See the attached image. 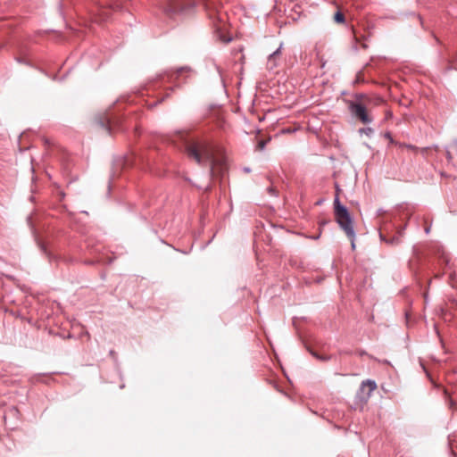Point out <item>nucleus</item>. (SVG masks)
I'll list each match as a JSON object with an SVG mask.
<instances>
[{
	"label": "nucleus",
	"mask_w": 457,
	"mask_h": 457,
	"mask_svg": "<svg viewBox=\"0 0 457 457\" xmlns=\"http://www.w3.org/2000/svg\"><path fill=\"white\" fill-rule=\"evenodd\" d=\"M219 1L204 0V6L217 38L223 43H229L232 41V36L228 34V13L221 11Z\"/></svg>",
	"instance_id": "1"
},
{
	"label": "nucleus",
	"mask_w": 457,
	"mask_h": 457,
	"mask_svg": "<svg viewBox=\"0 0 457 457\" xmlns=\"http://www.w3.org/2000/svg\"><path fill=\"white\" fill-rule=\"evenodd\" d=\"M188 157L194 159L197 163L203 164L208 162L210 164V176H214L217 160L215 159L212 150L205 143H188L186 146Z\"/></svg>",
	"instance_id": "2"
},
{
	"label": "nucleus",
	"mask_w": 457,
	"mask_h": 457,
	"mask_svg": "<svg viewBox=\"0 0 457 457\" xmlns=\"http://www.w3.org/2000/svg\"><path fill=\"white\" fill-rule=\"evenodd\" d=\"M334 212L337 222L339 227L345 231L347 237L351 240L352 249H355V231L353 228V219L350 215L348 209L340 204L338 196L334 200Z\"/></svg>",
	"instance_id": "3"
},
{
	"label": "nucleus",
	"mask_w": 457,
	"mask_h": 457,
	"mask_svg": "<svg viewBox=\"0 0 457 457\" xmlns=\"http://www.w3.org/2000/svg\"><path fill=\"white\" fill-rule=\"evenodd\" d=\"M194 6L193 0H161L159 4L164 15L170 19L188 13Z\"/></svg>",
	"instance_id": "4"
},
{
	"label": "nucleus",
	"mask_w": 457,
	"mask_h": 457,
	"mask_svg": "<svg viewBox=\"0 0 457 457\" xmlns=\"http://www.w3.org/2000/svg\"><path fill=\"white\" fill-rule=\"evenodd\" d=\"M349 110L362 123L369 124L372 121V119L367 113L365 106L361 104L352 102L349 105Z\"/></svg>",
	"instance_id": "5"
},
{
	"label": "nucleus",
	"mask_w": 457,
	"mask_h": 457,
	"mask_svg": "<svg viewBox=\"0 0 457 457\" xmlns=\"http://www.w3.org/2000/svg\"><path fill=\"white\" fill-rule=\"evenodd\" d=\"M282 46L283 44H280L278 48L268 56L267 69L270 71H274L280 63Z\"/></svg>",
	"instance_id": "6"
},
{
	"label": "nucleus",
	"mask_w": 457,
	"mask_h": 457,
	"mask_svg": "<svg viewBox=\"0 0 457 457\" xmlns=\"http://www.w3.org/2000/svg\"><path fill=\"white\" fill-rule=\"evenodd\" d=\"M377 388V384L374 380L367 379L362 381L360 386L361 393L364 394V400H367L371 395L372 392Z\"/></svg>",
	"instance_id": "7"
},
{
	"label": "nucleus",
	"mask_w": 457,
	"mask_h": 457,
	"mask_svg": "<svg viewBox=\"0 0 457 457\" xmlns=\"http://www.w3.org/2000/svg\"><path fill=\"white\" fill-rule=\"evenodd\" d=\"M92 19L96 22L106 21L108 19V11L101 10L99 13L93 12Z\"/></svg>",
	"instance_id": "8"
},
{
	"label": "nucleus",
	"mask_w": 457,
	"mask_h": 457,
	"mask_svg": "<svg viewBox=\"0 0 457 457\" xmlns=\"http://www.w3.org/2000/svg\"><path fill=\"white\" fill-rule=\"evenodd\" d=\"M380 239L389 245H399L401 243L400 237L393 236L390 238H386L382 233L379 234Z\"/></svg>",
	"instance_id": "9"
},
{
	"label": "nucleus",
	"mask_w": 457,
	"mask_h": 457,
	"mask_svg": "<svg viewBox=\"0 0 457 457\" xmlns=\"http://www.w3.org/2000/svg\"><path fill=\"white\" fill-rule=\"evenodd\" d=\"M99 124L106 131L107 134H111L112 128H111L110 120L108 119H106L104 120H101L99 121Z\"/></svg>",
	"instance_id": "10"
},
{
	"label": "nucleus",
	"mask_w": 457,
	"mask_h": 457,
	"mask_svg": "<svg viewBox=\"0 0 457 457\" xmlns=\"http://www.w3.org/2000/svg\"><path fill=\"white\" fill-rule=\"evenodd\" d=\"M334 20L337 23L345 22V15L341 12H337L335 13Z\"/></svg>",
	"instance_id": "11"
},
{
	"label": "nucleus",
	"mask_w": 457,
	"mask_h": 457,
	"mask_svg": "<svg viewBox=\"0 0 457 457\" xmlns=\"http://www.w3.org/2000/svg\"><path fill=\"white\" fill-rule=\"evenodd\" d=\"M405 228H406V225H404V226H403V227L399 228L397 229V232H396V234H395V236H398V237H400V239H401V238H402V237L403 236V232H404Z\"/></svg>",
	"instance_id": "12"
},
{
	"label": "nucleus",
	"mask_w": 457,
	"mask_h": 457,
	"mask_svg": "<svg viewBox=\"0 0 457 457\" xmlns=\"http://www.w3.org/2000/svg\"><path fill=\"white\" fill-rule=\"evenodd\" d=\"M312 354L316 357L317 359L320 360V361H328L329 360V357L328 356H320L319 354H317L316 353H313L312 352Z\"/></svg>",
	"instance_id": "13"
},
{
	"label": "nucleus",
	"mask_w": 457,
	"mask_h": 457,
	"mask_svg": "<svg viewBox=\"0 0 457 457\" xmlns=\"http://www.w3.org/2000/svg\"><path fill=\"white\" fill-rule=\"evenodd\" d=\"M185 71H190V69L187 67H181V68L178 69L177 76H179L180 74H182Z\"/></svg>",
	"instance_id": "14"
},
{
	"label": "nucleus",
	"mask_w": 457,
	"mask_h": 457,
	"mask_svg": "<svg viewBox=\"0 0 457 457\" xmlns=\"http://www.w3.org/2000/svg\"><path fill=\"white\" fill-rule=\"evenodd\" d=\"M360 132L361 133H365L367 135H370V134H371L373 132V130L370 128H367V129H361Z\"/></svg>",
	"instance_id": "15"
},
{
	"label": "nucleus",
	"mask_w": 457,
	"mask_h": 457,
	"mask_svg": "<svg viewBox=\"0 0 457 457\" xmlns=\"http://www.w3.org/2000/svg\"><path fill=\"white\" fill-rule=\"evenodd\" d=\"M265 145H266V142L263 141V140H261L259 143H258V148L259 150H263L265 148Z\"/></svg>",
	"instance_id": "16"
},
{
	"label": "nucleus",
	"mask_w": 457,
	"mask_h": 457,
	"mask_svg": "<svg viewBox=\"0 0 457 457\" xmlns=\"http://www.w3.org/2000/svg\"><path fill=\"white\" fill-rule=\"evenodd\" d=\"M268 192H269V194H270V195H274V196H276V195H277V191H276V189H275L274 187H268Z\"/></svg>",
	"instance_id": "17"
},
{
	"label": "nucleus",
	"mask_w": 457,
	"mask_h": 457,
	"mask_svg": "<svg viewBox=\"0 0 457 457\" xmlns=\"http://www.w3.org/2000/svg\"><path fill=\"white\" fill-rule=\"evenodd\" d=\"M38 245L42 252H44L45 253H47L46 248L43 243H38Z\"/></svg>",
	"instance_id": "18"
},
{
	"label": "nucleus",
	"mask_w": 457,
	"mask_h": 457,
	"mask_svg": "<svg viewBox=\"0 0 457 457\" xmlns=\"http://www.w3.org/2000/svg\"><path fill=\"white\" fill-rule=\"evenodd\" d=\"M401 146H404V147H406L408 149H412V150L416 149V147L414 145H405V144H403V145H401Z\"/></svg>",
	"instance_id": "19"
},
{
	"label": "nucleus",
	"mask_w": 457,
	"mask_h": 457,
	"mask_svg": "<svg viewBox=\"0 0 457 457\" xmlns=\"http://www.w3.org/2000/svg\"><path fill=\"white\" fill-rule=\"evenodd\" d=\"M385 137H386V138H389V139H390V142H393V138H392V137H391V134H390V133H388V132H387V133H386V134H385Z\"/></svg>",
	"instance_id": "20"
},
{
	"label": "nucleus",
	"mask_w": 457,
	"mask_h": 457,
	"mask_svg": "<svg viewBox=\"0 0 457 457\" xmlns=\"http://www.w3.org/2000/svg\"><path fill=\"white\" fill-rule=\"evenodd\" d=\"M320 233L319 235H317V236L312 237L311 238L316 240V239H318L320 237Z\"/></svg>",
	"instance_id": "21"
},
{
	"label": "nucleus",
	"mask_w": 457,
	"mask_h": 457,
	"mask_svg": "<svg viewBox=\"0 0 457 457\" xmlns=\"http://www.w3.org/2000/svg\"><path fill=\"white\" fill-rule=\"evenodd\" d=\"M244 170H245V172H250V169H249V168H245V169H244Z\"/></svg>",
	"instance_id": "22"
},
{
	"label": "nucleus",
	"mask_w": 457,
	"mask_h": 457,
	"mask_svg": "<svg viewBox=\"0 0 457 457\" xmlns=\"http://www.w3.org/2000/svg\"><path fill=\"white\" fill-rule=\"evenodd\" d=\"M429 232V228H426V233L428 234Z\"/></svg>",
	"instance_id": "23"
}]
</instances>
